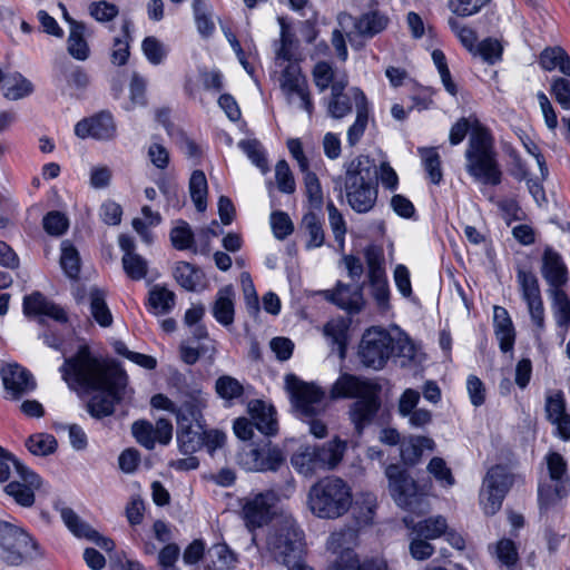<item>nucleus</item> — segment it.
I'll return each mask as SVG.
<instances>
[{"mask_svg": "<svg viewBox=\"0 0 570 570\" xmlns=\"http://www.w3.org/2000/svg\"><path fill=\"white\" fill-rule=\"evenodd\" d=\"M59 371L71 390L97 392L87 403L88 413L97 420L112 415L116 404L131 397L126 372L115 361L95 355L87 345L66 357Z\"/></svg>", "mask_w": 570, "mask_h": 570, "instance_id": "1", "label": "nucleus"}, {"mask_svg": "<svg viewBox=\"0 0 570 570\" xmlns=\"http://www.w3.org/2000/svg\"><path fill=\"white\" fill-rule=\"evenodd\" d=\"M465 169L474 180L497 186L502 181V170L491 134L483 127L473 129L465 150Z\"/></svg>", "mask_w": 570, "mask_h": 570, "instance_id": "2", "label": "nucleus"}, {"mask_svg": "<svg viewBox=\"0 0 570 570\" xmlns=\"http://www.w3.org/2000/svg\"><path fill=\"white\" fill-rule=\"evenodd\" d=\"M267 549L288 570H313L304 561L303 531L292 518L273 525L267 535Z\"/></svg>", "mask_w": 570, "mask_h": 570, "instance_id": "3", "label": "nucleus"}, {"mask_svg": "<svg viewBox=\"0 0 570 570\" xmlns=\"http://www.w3.org/2000/svg\"><path fill=\"white\" fill-rule=\"evenodd\" d=\"M352 504V491L341 478L326 476L311 487L308 505L322 519H336L345 514Z\"/></svg>", "mask_w": 570, "mask_h": 570, "instance_id": "4", "label": "nucleus"}, {"mask_svg": "<svg viewBox=\"0 0 570 570\" xmlns=\"http://www.w3.org/2000/svg\"><path fill=\"white\" fill-rule=\"evenodd\" d=\"M356 539V531L352 528L342 529L330 535L326 547L335 558L330 562L327 570H387L386 561L383 559L360 562L352 548Z\"/></svg>", "mask_w": 570, "mask_h": 570, "instance_id": "5", "label": "nucleus"}, {"mask_svg": "<svg viewBox=\"0 0 570 570\" xmlns=\"http://www.w3.org/2000/svg\"><path fill=\"white\" fill-rule=\"evenodd\" d=\"M544 460L551 483H539L538 501L541 511H548L570 494V475L564 458L551 451Z\"/></svg>", "mask_w": 570, "mask_h": 570, "instance_id": "6", "label": "nucleus"}, {"mask_svg": "<svg viewBox=\"0 0 570 570\" xmlns=\"http://www.w3.org/2000/svg\"><path fill=\"white\" fill-rule=\"evenodd\" d=\"M0 548L4 561L10 566H19L40 556L38 543L29 533L4 520H0Z\"/></svg>", "mask_w": 570, "mask_h": 570, "instance_id": "7", "label": "nucleus"}, {"mask_svg": "<svg viewBox=\"0 0 570 570\" xmlns=\"http://www.w3.org/2000/svg\"><path fill=\"white\" fill-rule=\"evenodd\" d=\"M357 354L365 367L382 370L393 356V336L379 326L367 328L362 335Z\"/></svg>", "mask_w": 570, "mask_h": 570, "instance_id": "8", "label": "nucleus"}, {"mask_svg": "<svg viewBox=\"0 0 570 570\" xmlns=\"http://www.w3.org/2000/svg\"><path fill=\"white\" fill-rule=\"evenodd\" d=\"M514 482V475L504 465L490 468L483 478L479 499L487 515L495 514Z\"/></svg>", "mask_w": 570, "mask_h": 570, "instance_id": "9", "label": "nucleus"}, {"mask_svg": "<svg viewBox=\"0 0 570 570\" xmlns=\"http://www.w3.org/2000/svg\"><path fill=\"white\" fill-rule=\"evenodd\" d=\"M344 173L333 177L334 190L343 196L344 190L377 185L379 171L375 160L366 155H358L344 163Z\"/></svg>", "mask_w": 570, "mask_h": 570, "instance_id": "10", "label": "nucleus"}, {"mask_svg": "<svg viewBox=\"0 0 570 570\" xmlns=\"http://www.w3.org/2000/svg\"><path fill=\"white\" fill-rule=\"evenodd\" d=\"M278 495L274 490L249 493L242 499V517L249 530L262 528L272 521Z\"/></svg>", "mask_w": 570, "mask_h": 570, "instance_id": "11", "label": "nucleus"}, {"mask_svg": "<svg viewBox=\"0 0 570 570\" xmlns=\"http://www.w3.org/2000/svg\"><path fill=\"white\" fill-rule=\"evenodd\" d=\"M348 79L337 81L328 97L324 98L327 114L334 119H341L350 115L355 106V110L368 105V100L364 92L357 88L352 87L346 90Z\"/></svg>", "mask_w": 570, "mask_h": 570, "instance_id": "12", "label": "nucleus"}, {"mask_svg": "<svg viewBox=\"0 0 570 570\" xmlns=\"http://www.w3.org/2000/svg\"><path fill=\"white\" fill-rule=\"evenodd\" d=\"M285 386L295 409L304 416H313L323 409L324 392L314 384L298 380L294 374L285 376Z\"/></svg>", "mask_w": 570, "mask_h": 570, "instance_id": "13", "label": "nucleus"}, {"mask_svg": "<svg viewBox=\"0 0 570 570\" xmlns=\"http://www.w3.org/2000/svg\"><path fill=\"white\" fill-rule=\"evenodd\" d=\"M385 475L390 493L399 507L410 510L420 501L417 485L404 469L390 464L385 469Z\"/></svg>", "mask_w": 570, "mask_h": 570, "instance_id": "14", "label": "nucleus"}, {"mask_svg": "<svg viewBox=\"0 0 570 570\" xmlns=\"http://www.w3.org/2000/svg\"><path fill=\"white\" fill-rule=\"evenodd\" d=\"M285 456L277 446L268 442L262 448H252L238 454V463L247 471L276 472L284 464Z\"/></svg>", "mask_w": 570, "mask_h": 570, "instance_id": "15", "label": "nucleus"}, {"mask_svg": "<svg viewBox=\"0 0 570 570\" xmlns=\"http://www.w3.org/2000/svg\"><path fill=\"white\" fill-rule=\"evenodd\" d=\"M517 277L531 320L538 330L542 331L544 327V308L538 278L532 272L521 268L518 269Z\"/></svg>", "mask_w": 570, "mask_h": 570, "instance_id": "16", "label": "nucleus"}, {"mask_svg": "<svg viewBox=\"0 0 570 570\" xmlns=\"http://www.w3.org/2000/svg\"><path fill=\"white\" fill-rule=\"evenodd\" d=\"M373 391H381V386L373 380L344 373L332 385L331 397L360 400Z\"/></svg>", "mask_w": 570, "mask_h": 570, "instance_id": "17", "label": "nucleus"}, {"mask_svg": "<svg viewBox=\"0 0 570 570\" xmlns=\"http://www.w3.org/2000/svg\"><path fill=\"white\" fill-rule=\"evenodd\" d=\"M17 474L19 480L8 483L4 491L16 503L31 507L35 503V490L40 488L41 480L38 474L24 465H17Z\"/></svg>", "mask_w": 570, "mask_h": 570, "instance_id": "18", "label": "nucleus"}, {"mask_svg": "<svg viewBox=\"0 0 570 570\" xmlns=\"http://www.w3.org/2000/svg\"><path fill=\"white\" fill-rule=\"evenodd\" d=\"M116 132L114 117L105 110L78 121L75 126V134L81 139L91 137L97 140H110L116 137Z\"/></svg>", "mask_w": 570, "mask_h": 570, "instance_id": "19", "label": "nucleus"}, {"mask_svg": "<svg viewBox=\"0 0 570 570\" xmlns=\"http://www.w3.org/2000/svg\"><path fill=\"white\" fill-rule=\"evenodd\" d=\"M318 294L348 314L360 313L365 305L363 287L358 285L351 286L337 282L334 289L321 291Z\"/></svg>", "mask_w": 570, "mask_h": 570, "instance_id": "20", "label": "nucleus"}, {"mask_svg": "<svg viewBox=\"0 0 570 570\" xmlns=\"http://www.w3.org/2000/svg\"><path fill=\"white\" fill-rule=\"evenodd\" d=\"M338 23L343 29L352 24L358 36L373 38L386 29L389 18L379 11H370L363 13L358 18H354L350 13L343 12L338 16Z\"/></svg>", "mask_w": 570, "mask_h": 570, "instance_id": "21", "label": "nucleus"}, {"mask_svg": "<svg viewBox=\"0 0 570 570\" xmlns=\"http://www.w3.org/2000/svg\"><path fill=\"white\" fill-rule=\"evenodd\" d=\"M421 395L413 389H406L400 396L397 412L413 429H424L432 422V413L426 409H417Z\"/></svg>", "mask_w": 570, "mask_h": 570, "instance_id": "22", "label": "nucleus"}, {"mask_svg": "<svg viewBox=\"0 0 570 570\" xmlns=\"http://www.w3.org/2000/svg\"><path fill=\"white\" fill-rule=\"evenodd\" d=\"M380 392L373 391L365 397L354 401L350 406V419L358 435L374 422L377 415L381 407Z\"/></svg>", "mask_w": 570, "mask_h": 570, "instance_id": "23", "label": "nucleus"}, {"mask_svg": "<svg viewBox=\"0 0 570 570\" xmlns=\"http://www.w3.org/2000/svg\"><path fill=\"white\" fill-rule=\"evenodd\" d=\"M546 416L556 426L557 435L563 441L570 440V415L566 412V400L561 391H554L546 397Z\"/></svg>", "mask_w": 570, "mask_h": 570, "instance_id": "24", "label": "nucleus"}, {"mask_svg": "<svg viewBox=\"0 0 570 570\" xmlns=\"http://www.w3.org/2000/svg\"><path fill=\"white\" fill-rule=\"evenodd\" d=\"M4 389L12 399L18 400L23 394L35 390L36 382L32 374L18 364H9L1 371Z\"/></svg>", "mask_w": 570, "mask_h": 570, "instance_id": "25", "label": "nucleus"}, {"mask_svg": "<svg viewBox=\"0 0 570 570\" xmlns=\"http://www.w3.org/2000/svg\"><path fill=\"white\" fill-rule=\"evenodd\" d=\"M206 404L207 400L202 391L196 390L187 394L181 405L176 406L177 426L204 424L203 410Z\"/></svg>", "mask_w": 570, "mask_h": 570, "instance_id": "26", "label": "nucleus"}, {"mask_svg": "<svg viewBox=\"0 0 570 570\" xmlns=\"http://www.w3.org/2000/svg\"><path fill=\"white\" fill-rule=\"evenodd\" d=\"M61 518L68 529L79 538H86L92 542H95L99 548L106 551H112L115 548V542L110 538H106L100 535L96 530H94L89 524L81 521L80 518L76 514V512L70 508H65L61 510Z\"/></svg>", "mask_w": 570, "mask_h": 570, "instance_id": "27", "label": "nucleus"}, {"mask_svg": "<svg viewBox=\"0 0 570 570\" xmlns=\"http://www.w3.org/2000/svg\"><path fill=\"white\" fill-rule=\"evenodd\" d=\"M23 313L27 316H48L57 322L66 323L67 314L59 305L49 301L40 292H33L23 298Z\"/></svg>", "mask_w": 570, "mask_h": 570, "instance_id": "28", "label": "nucleus"}, {"mask_svg": "<svg viewBox=\"0 0 570 570\" xmlns=\"http://www.w3.org/2000/svg\"><path fill=\"white\" fill-rule=\"evenodd\" d=\"M542 276L552 289H561L568 282V269L561 255L547 247L542 256Z\"/></svg>", "mask_w": 570, "mask_h": 570, "instance_id": "29", "label": "nucleus"}, {"mask_svg": "<svg viewBox=\"0 0 570 570\" xmlns=\"http://www.w3.org/2000/svg\"><path fill=\"white\" fill-rule=\"evenodd\" d=\"M252 421L255 428L266 436H273L277 433V420L275 409L261 400L252 401L248 405Z\"/></svg>", "mask_w": 570, "mask_h": 570, "instance_id": "30", "label": "nucleus"}, {"mask_svg": "<svg viewBox=\"0 0 570 570\" xmlns=\"http://www.w3.org/2000/svg\"><path fill=\"white\" fill-rule=\"evenodd\" d=\"M275 47V66H285L291 62H301V53L298 51V41L295 35L282 23L281 38L274 43Z\"/></svg>", "mask_w": 570, "mask_h": 570, "instance_id": "31", "label": "nucleus"}, {"mask_svg": "<svg viewBox=\"0 0 570 570\" xmlns=\"http://www.w3.org/2000/svg\"><path fill=\"white\" fill-rule=\"evenodd\" d=\"M494 333L502 352L507 353L513 348L515 332L512 320L504 307L493 308Z\"/></svg>", "mask_w": 570, "mask_h": 570, "instance_id": "32", "label": "nucleus"}, {"mask_svg": "<svg viewBox=\"0 0 570 570\" xmlns=\"http://www.w3.org/2000/svg\"><path fill=\"white\" fill-rule=\"evenodd\" d=\"M291 463L294 469L304 476H313L320 471H323L322 464L318 459L316 445L301 446L291 458Z\"/></svg>", "mask_w": 570, "mask_h": 570, "instance_id": "33", "label": "nucleus"}, {"mask_svg": "<svg viewBox=\"0 0 570 570\" xmlns=\"http://www.w3.org/2000/svg\"><path fill=\"white\" fill-rule=\"evenodd\" d=\"M348 206L358 214L368 213L377 199V185L357 187L343 191Z\"/></svg>", "mask_w": 570, "mask_h": 570, "instance_id": "34", "label": "nucleus"}, {"mask_svg": "<svg viewBox=\"0 0 570 570\" xmlns=\"http://www.w3.org/2000/svg\"><path fill=\"white\" fill-rule=\"evenodd\" d=\"M403 521L406 528L412 529L417 537L426 540L440 538L448 529L446 519L442 515L431 517L416 523L407 517Z\"/></svg>", "mask_w": 570, "mask_h": 570, "instance_id": "35", "label": "nucleus"}, {"mask_svg": "<svg viewBox=\"0 0 570 570\" xmlns=\"http://www.w3.org/2000/svg\"><path fill=\"white\" fill-rule=\"evenodd\" d=\"M316 451L323 471L334 470L343 460L346 451V442L335 438L323 445H316Z\"/></svg>", "mask_w": 570, "mask_h": 570, "instance_id": "36", "label": "nucleus"}, {"mask_svg": "<svg viewBox=\"0 0 570 570\" xmlns=\"http://www.w3.org/2000/svg\"><path fill=\"white\" fill-rule=\"evenodd\" d=\"M213 315L218 323L228 326L234 322V289L225 286L217 292Z\"/></svg>", "mask_w": 570, "mask_h": 570, "instance_id": "37", "label": "nucleus"}, {"mask_svg": "<svg viewBox=\"0 0 570 570\" xmlns=\"http://www.w3.org/2000/svg\"><path fill=\"white\" fill-rule=\"evenodd\" d=\"M204 424L178 426L177 442L181 453L191 454L204 445Z\"/></svg>", "mask_w": 570, "mask_h": 570, "instance_id": "38", "label": "nucleus"}, {"mask_svg": "<svg viewBox=\"0 0 570 570\" xmlns=\"http://www.w3.org/2000/svg\"><path fill=\"white\" fill-rule=\"evenodd\" d=\"M434 441L428 436H410L400 445L401 458L406 464H415L424 450H433Z\"/></svg>", "mask_w": 570, "mask_h": 570, "instance_id": "39", "label": "nucleus"}, {"mask_svg": "<svg viewBox=\"0 0 570 570\" xmlns=\"http://www.w3.org/2000/svg\"><path fill=\"white\" fill-rule=\"evenodd\" d=\"M551 295L556 324L561 330V338L564 340L570 327V299L562 289H551Z\"/></svg>", "mask_w": 570, "mask_h": 570, "instance_id": "40", "label": "nucleus"}, {"mask_svg": "<svg viewBox=\"0 0 570 570\" xmlns=\"http://www.w3.org/2000/svg\"><path fill=\"white\" fill-rule=\"evenodd\" d=\"M539 62L547 71L558 69L564 76L570 77V57L561 47L546 48L540 55Z\"/></svg>", "mask_w": 570, "mask_h": 570, "instance_id": "41", "label": "nucleus"}, {"mask_svg": "<svg viewBox=\"0 0 570 570\" xmlns=\"http://www.w3.org/2000/svg\"><path fill=\"white\" fill-rule=\"evenodd\" d=\"M89 303L92 318L102 327L111 326L114 318L106 302V292L98 287H91Z\"/></svg>", "mask_w": 570, "mask_h": 570, "instance_id": "42", "label": "nucleus"}, {"mask_svg": "<svg viewBox=\"0 0 570 570\" xmlns=\"http://www.w3.org/2000/svg\"><path fill=\"white\" fill-rule=\"evenodd\" d=\"M175 306V293L165 286L155 285L149 291L148 308L155 315L168 314Z\"/></svg>", "mask_w": 570, "mask_h": 570, "instance_id": "43", "label": "nucleus"}, {"mask_svg": "<svg viewBox=\"0 0 570 570\" xmlns=\"http://www.w3.org/2000/svg\"><path fill=\"white\" fill-rule=\"evenodd\" d=\"M86 26L83 23H72V28L69 31L67 39L68 53L80 61H85L89 58L90 49L85 39Z\"/></svg>", "mask_w": 570, "mask_h": 570, "instance_id": "44", "label": "nucleus"}, {"mask_svg": "<svg viewBox=\"0 0 570 570\" xmlns=\"http://www.w3.org/2000/svg\"><path fill=\"white\" fill-rule=\"evenodd\" d=\"M216 353L215 341L202 342L197 346H191L188 342H181L179 345L180 358L187 365H194L202 356L213 362Z\"/></svg>", "mask_w": 570, "mask_h": 570, "instance_id": "45", "label": "nucleus"}, {"mask_svg": "<svg viewBox=\"0 0 570 570\" xmlns=\"http://www.w3.org/2000/svg\"><path fill=\"white\" fill-rule=\"evenodd\" d=\"M364 256L368 268L370 284L387 282L382 248L375 245L367 246Z\"/></svg>", "mask_w": 570, "mask_h": 570, "instance_id": "46", "label": "nucleus"}, {"mask_svg": "<svg viewBox=\"0 0 570 570\" xmlns=\"http://www.w3.org/2000/svg\"><path fill=\"white\" fill-rule=\"evenodd\" d=\"M492 554L495 557L499 566L508 570H518L519 553L515 543L510 539H501L494 546Z\"/></svg>", "mask_w": 570, "mask_h": 570, "instance_id": "47", "label": "nucleus"}, {"mask_svg": "<svg viewBox=\"0 0 570 570\" xmlns=\"http://www.w3.org/2000/svg\"><path fill=\"white\" fill-rule=\"evenodd\" d=\"M281 90L289 105H296L298 108L305 110L309 116L313 114L314 105L311 99L307 81L282 88Z\"/></svg>", "mask_w": 570, "mask_h": 570, "instance_id": "48", "label": "nucleus"}, {"mask_svg": "<svg viewBox=\"0 0 570 570\" xmlns=\"http://www.w3.org/2000/svg\"><path fill=\"white\" fill-rule=\"evenodd\" d=\"M417 153L430 181L439 185L443 178L441 157L434 147H420Z\"/></svg>", "mask_w": 570, "mask_h": 570, "instance_id": "49", "label": "nucleus"}, {"mask_svg": "<svg viewBox=\"0 0 570 570\" xmlns=\"http://www.w3.org/2000/svg\"><path fill=\"white\" fill-rule=\"evenodd\" d=\"M314 82L317 89L323 92L326 89H333V86L343 79H347L345 73H337V71L327 62H317L313 69Z\"/></svg>", "mask_w": 570, "mask_h": 570, "instance_id": "50", "label": "nucleus"}, {"mask_svg": "<svg viewBox=\"0 0 570 570\" xmlns=\"http://www.w3.org/2000/svg\"><path fill=\"white\" fill-rule=\"evenodd\" d=\"M189 193L198 212L207 208V179L203 170H194L189 179Z\"/></svg>", "mask_w": 570, "mask_h": 570, "instance_id": "51", "label": "nucleus"}, {"mask_svg": "<svg viewBox=\"0 0 570 570\" xmlns=\"http://www.w3.org/2000/svg\"><path fill=\"white\" fill-rule=\"evenodd\" d=\"M60 266L69 278H78L80 273V256L77 248L68 239L61 243Z\"/></svg>", "mask_w": 570, "mask_h": 570, "instance_id": "52", "label": "nucleus"}, {"mask_svg": "<svg viewBox=\"0 0 570 570\" xmlns=\"http://www.w3.org/2000/svg\"><path fill=\"white\" fill-rule=\"evenodd\" d=\"M174 277L181 287L191 292L202 282L203 273L187 262H179L175 267Z\"/></svg>", "mask_w": 570, "mask_h": 570, "instance_id": "53", "label": "nucleus"}, {"mask_svg": "<svg viewBox=\"0 0 570 570\" xmlns=\"http://www.w3.org/2000/svg\"><path fill=\"white\" fill-rule=\"evenodd\" d=\"M348 324L343 318L331 320L324 326L323 333L333 345L337 346L340 354L344 356L347 343Z\"/></svg>", "mask_w": 570, "mask_h": 570, "instance_id": "54", "label": "nucleus"}, {"mask_svg": "<svg viewBox=\"0 0 570 570\" xmlns=\"http://www.w3.org/2000/svg\"><path fill=\"white\" fill-rule=\"evenodd\" d=\"M393 356L400 358L401 365L405 366L417 361L419 350L406 334L400 333L397 337H393Z\"/></svg>", "mask_w": 570, "mask_h": 570, "instance_id": "55", "label": "nucleus"}, {"mask_svg": "<svg viewBox=\"0 0 570 570\" xmlns=\"http://www.w3.org/2000/svg\"><path fill=\"white\" fill-rule=\"evenodd\" d=\"M215 391L220 399L232 404L233 401L243 396L244 386L237 379L222 375L216 380Z\"/></svg>", "mask_w": 570, "mask_h": 570, "instance_id": "56", "label": "nucleus"}, {"mask_svg": "<svg viewBox=\"0 0 570 570\" xmlns=\"http://www.w3.org/2000/svg\"><path fill=\"white\" fill-rule=\"evenodd\" d=\"M26 446L33 455L46 456L56 451L57 440L51 434L37 433L27 439Z\"/></svg>", "mask_w": 570, "mask_h": 570, "instance_id": "57", "label": "nucleus"}, {"mask_svg": "<svg viewBox=\"0 0 570 570\" xmlns=\"http://www.w3.org/2000/svg\"><path fill=\"white\" fill-rule=\"evenodd\" d=\"M302 226L308 234L307 248H316L323 245L325 236L320 217L314 213L304 215Z\"/></svg>", "mask_w": 570, "mask_h": 570, "instance_id": "58", "label": "nucleus"}, {"mask_svg": "<svg viewBox=\"0 0 570 570\" xmlns=\"http://www.w3.org/2000/svg\"><path fill=\"white\" fill-rule=\"evenodd\" d=\"M33 91V85L20 73H14L6 82L4 97L9 100H19Z\"/></svg>", "mask_w": 570, "mask_h": 570, "instance_id": "59", "label": "nucleus"}, {"mask_svg": "<svg viewBox=\"0 0 570 570\" xmlns=\"http://www.w3.org/2000/svg\"><path fill=\"white\" fill-rule=\"evenodd\" d=\"M129 22H125L122 26V37L115 38L112 43V50L110 55L111 62L115 66H124L127 63L130 51H129V42H130V35H129Z\"/></svg>", "mask_w": 570, "mask_h": 570, "instance_id": "60", "label": "nucleus"}, {"mask_svg": "<svg viewBox=\"0 0 570 570\" xmlns=\"http://www.w3.org/2000/svg\"><path fill=\"white\" fill-rule=\"evenodd\" d=\"M238 147L247 155L250 161L258 167L262 173L268 171V161L262 144L256 139H246L238 142Z\"/></svg>", "mask_w": 570, "mask_h": 570, "instance_id": "61", "label": "nucleus"}, {"mask_svg": "<svg viewBox=\"0 0 570 570\" xmlns=\"http://www.w3.org/2000/svg\"><path fill=\"white\" fill-rule=\"evenodd\" d=\"M193 11L198 32L203 37H209L215 30V23L205 0H193Z\"/></svg>", "mask_w": 570, "mask_h": 570, "instance_id": "62", "label": "nucleus"}, {"mask_svg": "<svg viewBox=\"0 0 570 570\" xmlns=\"http://www.w3.org/2000/svg\"><path fill=\"white\" fill-rule=\"evenodd\" d=\"M141 50L146 59L154 66L163 63L168 55L166 46L154 36H148L142 40Z\"/></svg>", "mask_w": 570, "mask_h": 570, "instance_id": "63", "label": "nucleus"}, {"mask_svg": "<svg viewBox=\"0 0 570 570\" xmlns=\"http://www.w3.org/2000/svg\"><path fill=\"white\" fill-rule=\"evenodd\" d=\"M170 240L178 250L194 248V233L189 224L185 220H178L177 225L170 230Z\"/></svg>", "mask_w": 570, "mask_h": 570, "instance_id": "64", "label": "nucleus"}]
</instances>
